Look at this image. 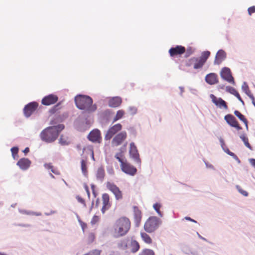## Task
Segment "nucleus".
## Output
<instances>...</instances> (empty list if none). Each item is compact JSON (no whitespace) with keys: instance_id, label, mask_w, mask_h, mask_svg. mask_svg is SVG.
<instances>
[{"instance_id":"f257e3e1","label":"nucleus","mask_w":255,"mask_h":255,"mask_svg":"<svg viewBox=\"0 0 255 255\" xmlns=\"http://www.w3.org/2000/svg\"><path fill=\"white\" fill-rule=\"evenodd\" d=\"M74 100L77 107L85 112L91 113L97 110L96 105L93 104V100L89 96L79 95L75 97Z\"/></svg>"},{"instance_id":"f03ea898","label":"nucleus","mask_w":255,"mask_h":255,"mask_svg":"<svg viewBox=\"0 0 255 255\" xmlns=\"http://www.w3.org/2000/svg\"><path fill=\"white\" fill-rule=\"evenodd\" d=\"M64 126L60 124L57 126L49 127L43 130L40 136L42 140L51 143L54 141L58 137L59 133L64 129Z\"/></svg>"},{"instance_id":"7ed1b4c3","label":"nucleus","mask_w":255,"mask_h":255,"mask_svg":"<svg viewBox=\"0 0 255 255\" xmlns=\"http://www.w3.org/2000/svg\"><path fill=\"white\" fill-rule=\"evenodd\" d=\"M130 228V222L125 217H121L117 220L114 225V234L119 237L126 235Z\"/></svg>"},{"instance_id":"20e7f679","label":"nucleus","mask_w":255,"mask_h":255,"mask_svg":"<svg viewBox=\"0 0 255 255\" xmlns=\"http://www.w3.org/2000/svg\"><path fill=\"white\" fill-rule=\"evenodd\" d=\"M210 55V51H204L201 53L199 58L193 57L187 60L186 61L185 65L187 67H191L193 66L195 69H200L204 66Z\"/></svg>"},{"instance_id":"39448f33","label":"nucleus","mask_w":255,"mask_h":255,"mask_svg":"<svg viewBox=\"0 0 255 255\" xmlns=\"http://www.w3.org/2000/svg\"><path fill=\"white\" fill-rule=\"evenodd\" d=\"M122 156L123 154L122 152L117 153L115 155V158L118 159L121 163L120 167L121 170L123 172L131 176L134 175L137 172L136 168L129 163L126 160H124L122 158Z\"/></svg>"},{"instance_id":"423d86ee","label":"nucleus","mask_w":255,"mask_h":255,"mask_svg":"<svg viewBox=\"0 0 255 255\" xmlns=\"http://www.w3.org/2000/svg\"><path fill=\"white\" fill-rule=\"evenodd\" d=\"M160 222L156 217H151L145 222L144 229L148 233H152L155 231L159 227Z\"/></svg>"},{"instance_id":"0eeeda50","label":"nucleus","mask_w":255,"mask_h":255,"mask_svg":"<svg viewBox=\"0 0 255 255\" xmlns=\"http://www.w3.org/2000/svg\"><path fill=\"white\" fill-rule=\"evenodd\" d=\"M122 129V126L120 124H117L112 127H110L108 130L105 139L106 140H110L114 135L117 133L119 131Z\"/></svg>"},{"instance_id":"6e6552de","label":"nucleus","mask_w":255,"mask_h":255,"mask_svg":"<svg viewBox=\"0 0 255 255\" xmlns=\"http://www.w3.org/2000/svg\"><path fill=\"white\" fill-rule=\"evenodd\" d=\"M127 137V133L125 131H123L117 134L112 141L113 146H118L122 144Z\"/></svg>"},{"instance_id":"1a4fd4ad","label":"nucleus","mask_w":255,"mask_h":255,"mask_svg":"<svg viewBox=\"0 0 255 255\" xmlns=\"http://www.w3.org/2000/svg\"><path fill=\"white\" fill-rule=\"evenodd\" d=\"M106 186L114 194L117 200H120L123 198L122 192L117 185L114 183L108 182L106 184Z\"/></svg>"},{"instance_id":"9d476101","label":"nucleus","mask_w":255,"mask_h":255,"mask_svg":"<svg viewBox=\"0 0 255 255\" xmlns=\"http://www.w3.org/2000/svg\"><path fill=\"white\" fill-rule=\"evenodd\" d=\"M87 138L93 142L100 143L102 140L101 132L98 129H93L89 133Z\"/></svg>"},{"instance_id":"9b49d317","label":"nucleus","mask_w":255,"mask_h":255,"mask_svg":"<svg viewBox=\"0 0 255 255\" xmlns=\"http://www.w3.org/2000/svg\"><path fill=\"white\" fill-rule=\"evenodd\" d=\"M210 98L212 102L218 108L223 109L226 110H228V107L227 103L221 98H217L213 94L210 95Z\"/></svg>"},{"instance_id":"f8f14e48","label":"nucleus","mask_w":255,"mask_h":255,"mask_svg":"<svg viewBox=\"0 0 255 255\" xmlns=\"http://www.w3.org/2000/svg\"><path fill=\"white\" fill-rule=\"evenodd\" d=\"M186 48L182 45H177L175 47H172L169 50V53L171 57H173L180 56L185 53Z\"/></svg>"},{"instance_id":"ddd939ff","label":"nucleus","mask_w":255,"mask_h":255,"mask_svg":"<svg viewBox=\"0 0 255 255\" xmlns=\"http://www.w3.org/2000/svg\"><path fill=\"white\" fill-rule=\"evenodd\" d=\"M58 100V97L54 94H50L45 96L41 100V103L43 105L50 106L55 104Z\"/></svg>"},{"instance_id":"4468645a","label":"nucleus","mask_w":255,"mask_h":255,"mask_svg":"<svg viewBox=\"0 0 255 255\" xmlns=\"http://www.w3.org/2000/svg\"><path fill=\"white\" fill-rule=\"evenodd\" d=\"M38 104L36 102H31L25 106L23 109V113L25 117H29L36 110L38 107Z\"/></svg>"},{"instance_id":"2eb2a0df","label":"nucleus","mask_w":255,"mask_h":255,"mask_svg":"<svg viewBox=\"0 0 255 255\" xmlns=\"http://www.w3.org/2000/svg\"><path fill=\"white\" fill-rule=\"evenodd\" d=\"M225 120L231 127L235 128L238 130L242 129L235 117L231 114L227 115L224 117Z\"/></svg>"},{"instance_id":"dca6fc26","label":"nucleus","mask_w":255,"mask_h":255,"mask_svg":"<svg viewBox=\"0 0 255 255\" xmlns=\"http://www.w3.org/2000/svg\"><path fill=\"white\" fill-rule=\"evenodd\" d=\"M129 154L137 163L140 164L141 160L136 146L133 142L130 143Z\"/></svg>"},{"instance_id":"f3484780","label":"nucleus","mask_w":255,"mask_h":255,"mask_svg":"<svg viewBox=\"0 0 255 255\" xmlns=\"http://www.w3.org/2000/svg\"><path fill=\"white\" fill-rule=\"evenodd\" d=\"M221 76L223 79L228 82L234 84V78L229 68L226 67L223 68L221 72Z\"/></svg>"},{"instance_id":"a211bd4d","label":"nucleus","mask_w":255,"mask_h":255,"mask_svg":"<svg viewBox=\"0 0 255 255\" xmlns=\"http://www.w3.org/2000/svg\"><path fill=\"white\" fill-rule=\"evenodd\" d=\"M102 198L103 204L102 212L104 214L107 210H109L111 206V204L110 202V196L108 194H103L102 195Z\"/></svg>"},{"instance_id":"6ab92c4d","label":"nucleus","mask_w":255,"mask_h":255,"mask_svg":"<svg viewBox=\"0 0 255 255\" xmlns=\"http://www.w3.org/2000/svg\"><path fill=\"white\" fill-rule=\"evenodd\" d=\"M30 160L26 158L20 159L17 163V165H18L21 169L23 170L27 169L30 167Z\"/></svg>"},{"instance_id":"aec40b11","label":"nucleus","mask_w":255,"mask_h":255,"mask_svg":"<svg viewBox=\"0 0 255 255\" xmlns=\"http://www.w3.org/2000/svg\"><path fill=\"white\" fill-rule=\"evenodd\" d=\"M133 218L136 226H139L141 221L142 213L141 211L136 206L133 207Z\"/></svg>"},{"instance_id":"412c9836","label":"nucleus","mask_w":255,"mask_h":255,"mask_svg":"<svg viewBox=\"0 0 255 255\" xmlns=\"http://www.w3.org/2000/svg\"><path fill=\"white\" fill-rule=\"evenodd\" d=\"M205 81L210 85H214L218 82V76L214 73H211L206 76Z\"/></svg>"},{"instance_id":"4be33fe9","label":"nucleus","mask_w":255,"mask_h":255,"mask_svg":"<svg viewBox=\"0 0 255 255\" xmlns=\"http://www.w3.org/2000/svg\"><path fill=\"white\" fill-rule=\"evenodd\" d=\"M226 57V52L223 50H219L216 55L214 64H220Z\"/></svg>"},{"instance_id":"5701e85b","label":"nucleus","mask_w":255,"mask_h":255,"mask_svg":"<svg viewBox=\"0 0 255 255\" xmlns=\"http://www.w3.org/2000/svg\"><path fill=\"white\" fill-rule=\"evenodd\" d=\"M122 100L120 97L112 98L109 101V105L111 107L116 108L121 105Z\"/></svg>"},{"instance_id":"b1692460","label":"nucleus","mask_w":255,"mask_h":255,"mask_svg":"<svg viewBox=\"0 0 255 255\" xmlns=\"http://www.w3.org/2000/svg\"><path fill=\"white\" fill-rule=\"evenodd\" d=\"M128 246L130 248V251L133 253L137 252L140 248L138 243L135 240L131 241L130 244H128Z\"/></svg>"},{"instance_id":"393cba45","label":"nucleus","mask_w":255,"mask_h":255,"mask_svg":"<svg viewBox=\"0 0 255 255\" xmlns=\"http://www.w3.org/2000/svg\"><path fill=\"white\" fill-rule=\"evenodd\" d=\"M96 178L98 180L102 181L105 176V170L103 167L98 168L96 173Z\"/></svg>"},{"instance_id":"a878e982","label":"nucleus","mask_w":255,"mask_h":255,"mask_svg":"<svg viewBox=\"0 0 255 255\" xmlns=\"http://www.w3.org/2000/svg\"><path fill=\"white\" fill-rule=\"evenodd\" d=\"M81 167L82 173L86 175L87 174V159H83L81 161Z\"/></svg>"},{"instance_id":"bb28decb","label":"nucleus","mask_w":255,"mask_h":255,"mask_svg":"<svg viewBox=\"0 0 255 255\" xmlns=\"http://www.w3.org/2000/svg\"><path fill=\"white\" fill-rule=\"evenodd\" d=\"M128 240L124 239L118 244V247L121 250H126L128 248Z\"/></svg>"},{"instance_id":"cd10ccee","label":"nucleus","mask_w":255,"mask_h":255,"mask_svg":"<svg viewBox=\"0 0 255 255\" xmlns=\"http://www.w3.org/2000/svg\"><path fill=\"white\" fill-rule=\"evenodd\" d=\"M242 89L245 92V93L252 100H254V97L252 94L248 85L246 83H244V84L242 86Z\"/></svg>"},{"instance_id":"c85d7f7f","label":"nucleus","mask_w":255,"mask_h":255,"mask_svg":"<svg viewBox=\"0 0 255 255\" xmlns=\"http://www.w3.org/2000/svg\"><path fill=\"white\" fill-rule=\"evenodd\" d=\"M140 236L143 241L147 244H151L152 243V239L150 236L144 232H141Z\"/></svg>"},{"instance_id":"c756f323","label":"nucleus","mask_w":255,"mask_h":255,"mask_svg":"<svg viewBox=\"0 0 255 255\" xmlns=\"http://www.w3.org/2000/svg\"><path fill=\"white\" fill-rule=\"evenodd\" d=\"M125 114V112L123 110H119L116 114V116L113 119V123L116 122V121H118L119 120L122 119L124 116Z\"/></svg>"},{"instance_id":"7c9ffc66","label":"nucleus","mask_w":255,"mask_h":255,"mask_svg":"<svg viewBox=\"0 0 255 255\" xmlns=\"http://www.w3.org/2000/svg\"><path fill=\"white\" fill-rule=\"evenodd\" d=\"M234 114L242 122H243L247 126L248 125V121L245 118V117L242 115L239 111H235L234 112Z\"/></svg>"},{"instance_id":"2f4dec72","label":"nucleus","mask_w":255,"mask_h":255,"mask_svg":"<svg viewBox=\"0 0 255 255\" xmlns=\"http://www.w3.org/2000/svg\"><path fill=\"white\" fill-rule=\"evenodd\" d=\"M61 104V102H59L58 103H57L56 105H55L51 109H50L49 113L51 114L55 113L57 111H58L61 108V107L60 106Z\"/></svg>"},{"instance_id":"473e14b6","label":"nucleus","mask_w":255,"mask_h":255,"mask_svg":"<svg viewBox=\"0 0 255 255\" xmlns=\"http://www.w3.org/2000/svg\"><path fill=\"white\" fill-rule=\"evenodd\" d=\"M139 255H155L154 252L150 249H144L141 251Z\"/></svg>"},{"instance_id":"72a5a7b5","label":"nucleus","mask_w":255,"mask_h":255,"mask_svg":"<svg viewBox=\"0 0 255 255\" xmlns=\"http://www.w3.org/2000/svg\"><path fill=\"white\" fill-rule=\"evenodd\" d=\"M161 205L158 203H156L153 206L154 209L156 211L157 213L159 216L162 217V215L161 212L160 211V209L161 208Z\"/></svg>"},{"instance_id":"f704fd0d","label":"nucleus","mask_w":255,"mask_h":255,"mask_svg":"<svg viewBox=\"0 0 255 255\" xmlns=\"http://www.w3.org/2000/svg\"><path fill=\"white\" fill-rule=\"evenodd\" d=\"M195 51V49L193 48L192 47H188L186 49L185 51V57H188L190 55H192Z\"/></svg>"},{"instance_id":"c9c22d12","label":"nucleus","mask_w":255,"mask_h":255,"mask_svg":"<svg viewBox=\"0 0 255 255\" xmlns=\"http://www.w3.org/2000/svg\"><path fill=\"white\" fill-rule=\"evenodd\" d=\"M240 138L244 141L245 145L250 149H251V146L249 142L248 138L245 135H241Z\"/></svg>"},{"instance_id":"e433bc0d","label":"nucleus","mask_w":255,"mask_h":255,"mask_svg":"<svg viewBox=\"0 0 255 255\" xmlns=\"http://www.w3.org/2000/svg\"><path fill=\"white\" fill-rule=\"evenodd\" d=\"M236 187L238 191H239V192H240L244 196L247 197L248 196L249 194L248 192L243 190L240 186L236 185Z\"/></svg>"},{"instance_id":"4c0bfd02","label":"nucleus","mask_w":255,"mask_h":255,"mask_svg":"<svg viewBox=\"0 0 255 255\" xmlns=\"http://www.w3.org/2000/svg\"><path fill=\"white\" fill-rule=\"evenodd\" d=\"M11 151L12 157L14 159H15L18 157L17 153L18 151V148L17 147H13L11 148Z\"/></svg>"},{"instance_id":"58836bf2","label":"nucleus","mask_w":255,"mask_h":255,"mask_svg":"<svg viewBox=\"0 0 255 255\" xmlns=\"http://www.w3.org/2000/svg\"><path fill=\"white\" fill-rule=\"evenodd\" d=\"M59 142L61 145H67L68 144L67 138L64 137L63 135L60 136Z\"/></svg>"},{"instance_id":"ea45409f","label":"nucleus","mask_w":255,"mask_h":255,"mask_svg":"<svg viewBox=\"0 0 255 255\" xmlns=\"http://www.w3.org/2000/svg\"><path fill=\"white\" fill-rule=\"evenodd\" d=\"M95 239V236L94 233H90L87 237V242L88 243H92Z\"/></svg>"},{"instance_id":"a19ab883","label":"nucleus","mask_w":255,"mask_h":255,"mask_svg":"<svg viewBox=\"0 0 255 255\" xmlns=\"http://www.w3.org/2000/svg\"><path fill=\"white\" fill-rule=\"evenodd\" d=\"M227 90L228 92L234 95V96H235L238 93V91L235 88L231 87H227Z\"/></svg>"},{"instance_id":"79ce46f5","label":"nucleus","mask_w":255,"mask_h":255,"mask_svg":"<svg viewBox=\"0 0 255 255\" xmlns=\"http://www.w3.org/2000/svg\"><path fill=\"white\" fill-rule=\"evenodd\" d=\"M248 12L250 15L255 12V6H252L248 8Z\"/></svg>"},{"instance_id":"37998d69","label":"nucleus","mask_w":255,"mask_h":255,"mask_svg":"<svg viewBox=\"0 0 255 255\" xmlns=\"http://www.w3.org/2000/svg\"><path fill=\"white\" fill-rule=\"evenodd\" d=\"M99 220V218L97 216H94L91 220V223L92 224H96Z\"/></svg>"},{"instance_id":"c03bdc74","label":"nucleus","mask_w":255,"mask_h":255,"mask_svg":"<svg viewBox=\"0 0 255 255\" xmlns=\"http://www.w3.org/2000/svg\"><path fill=\"white\" fill-rule=\"evenodd\" d=\"M77 200L78 201V202L81 204H85L84 200L80 196H77L76 197Z\"/></svg>"},{"instance_id":"a18cd8bd","label":"nucleus","mask_w":255,"mask_h":255,"mask_svg":"<svg viewBox=\"0 0 255 255\" xmlns=\"http://www.w3.org/2000/svg\"><path fill=\"white\" fill-rule=\"evenodd\" d=\"M44 166L45 168L47 169H50L51 170V171L54 173V171L53 170V166L51 164H45Z\"/></svg>"},{"instance_id":"49530a36","label":"nucleus","mask_w":255,"mask_h":255,"mask_svg":"<svg viewBox=\"0 0 255 255\" xmlns=\"http://www.w3.org/2000/svg\"><path fill=\"white\" fill-rule=\"evenodd\" d=\"M80 225L83 231L87 228V224L83 222H80Z\"/></svg>"},{"instance_id":"de8ad7c7","label":"nucleus","mask_w":255,"mask_h":255,"mask_svg":"<svg viewBox=\"0 0 255 255\" xmlns=\"http://www.w3.org/2000/svg\"><path fill=\"white\" fill-rule=\"evenodd\" d=\"M84 187H85V190H86V192L87 193V195H88V197H90V191H89V189L88 186L87 185H85L84 186Z\"/></svg>"},{"instance_id":"09e8293b","label":"nucleus","mask_w":255,"mask_h":255,"mask_svg":"<svg viewBox=\"0 0 255 255\" xmlns=\"http://www.w3.org/2000/svg\"><path fill=\"white\" fill-rule=\"evenodd\" d=\"M235 96H236V97L238 98V99L240 101H241L242 103H243V104L244 103L243 100H242V99L241 98V96H240V94H239V93H238L235 95Z\"/></svg>"},{"instance_id":"8fccbe9b","label":"nucleus","mask_w":255,"mask_h":255,"mask_svg":"<svg viewBox=\"0 0 255 255\" xmlns=\"http://www.w3.org/2000/svg\"><path fill=\"white\" fill-rule=\"evenodd\" d=\"M250 162L254 167H255V159H251L250 160Z\"/></svg>"},{"instance_id":"3c124183","label":"nucleus","mask_w":255,"mask_h":255,"mask_svg":"<svg viewBox=\"0 0 255 255\" xmlns=\"http://www.w3.org/2000/svg\"><path fill=\"white\" fill-rule=\"evenodd\" d=\"M185 219H186V220H188V221L194 222V223H197V222L195 220L191 219L190 217H185Z\"/></svg>"},{"instance_id":"603ef678","label":"nucleus","mask_w":255,"mask_h":255,"mask_svg":"<svg viewBox=\"0 0 255 255\" xmlns=\"http://www.w3.org/2000/svg\"><path fill=\"white\" fill-rule=\"evenodd\" d=\"M23 151L25 154H26L29 151V149L28 147H26L24 149V150Z\"/></svg>"},{"instance_id":"864d4df0","label":"nucleus","mask_w":255,"mask_h":255,"mask_svg":"<svg viewBox=\"0 0 255 255\" xmlns=\"http://www.w3.org/2000/svg\"><path fill=\"white\" fill-rule=\"evenodd\" d=\"M91 157H92V158L94 161L95 160V158H94V154L93 150H91Z\"/></svg>"},{"instance_id":"5fc2aeb1","label":"nucleus","mask_w":255,"mask_h":255,"mask_svg":"<svg viewBox=\"0 0 255 255\" xmlns=\"http://www.w3.org/2000/svg\"><path fill=\"white\" fill-rule=\"evenodd\" d=\"M76 148H77L78 150H81V148H81V145H80V144H77V145H76Z\"/></svg>"},{"instance_id":"6e6d98bb","label":"nucleus","mask_w":255,"mask_h":255,"mask_svg":"<svg viewBox=\"0 0 255 255\" xmlns=\"http://www.w3.org/2000/svg\"><path fill=\"white\" fill-rule=\"evenodd\" d=\"M220 141L222 145L224 144V140L222 138H220Z\"/></svg>"},{"instance_id":"4d7b16f0","label":"nucleus","mask_w":255,"mask_h":255,"mask_svg":"<svg viewBox=\"0 0 255 255\" xmlns=\"http://www.w3.org/2000/svg\"><path fill=\"white\" fill-rule=\"evenodd\" d=\"M228 153L229 154H230V155H231L232 156L234 155V153L232 152H230L229 150H228Z\"/></svg>"},{"instance_id":"13d9d810","label":"nucleus","mask_w":255,"mask_h":255,"mask_svg":"<svg viewBox=\"0 0 255 255\" xmlns=\"http://www.w3.org/2000/svg\"><path fill=\"white\" fill-rule=\"evenodd\" d=\"M33 214L35 215L36 216H41V213H34Z\"/></svg>"},{"instance_id":"bf43d9fd","label":"nucleus","mask_w":255,"mask_h":255,"mask_svg":"<svg viewBox=\"0 0 255 255\" xmlns=\"http://www.w3.org/2000/svg\"><path fill=\"white\" fill-rule=\"evenodd\" d=\"M252 102H253V105L255 106V99L254 100H252Z\"/></svg>"},{"instance_id":"052dcab7","label":"nucleus","mask_w":255,"mask_h":255,"mask_svg":"<svg viewBox=\"0 0 255 255\" xmlns=\"http://www.w3.org/2000/svg\"><path fill=\"white\" fill-rule=\"evenodd\" d=\"M114 172L113 169H112L111 173H112V174H113V173H114Z\"/></svg>"},{"instance_id":"680f3d73","label":"nucleus","mask_w":255,"mask_h":255,"mask_svg":"<svg viewBox=\"0 0 255 255\" xmlns=\"http://www.w3.org/2000/svg\"><path fill=\"white\" fill-rule=\"evenodd\" d=\"M92 188H93V189L94 190V185H92Z\"/></svg>"},{"instance_id":"e2e57ef3","label":"nucleus","mask_w":255,"mask_h":255,"mask_svg":"<svg viewBox=\"0 0 255 255\" xmlns=\"http://www.w3.org/2000/svg\"><path fill=\"white\" fill-rule=\"evenodd\" d=\"M0 255H4L3 254L0 253Z\"/></svg>"}]
</instances>
